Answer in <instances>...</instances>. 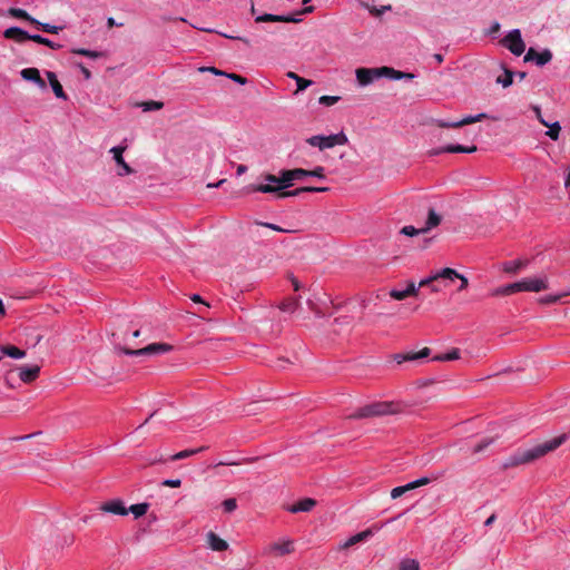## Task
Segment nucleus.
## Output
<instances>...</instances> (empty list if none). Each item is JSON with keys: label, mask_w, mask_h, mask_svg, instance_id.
<instances>
[{"label": "nucleus", "mask_w": 570, "mask_h": 570, "mask_svg": "<svg viewBox=\"0 0 570 570\" xmlns=\"http://www.w3.org/2000/svg\"><path fill=\"white\" fill-rule=\"evenodd\" d=\"M399 570H420V566L415 559H404L401 561Z\"/></svg>", "instance_id": "a19ab883"}, {"label": "nucleus", "mask_w": 570, "mask_h": 570, "mask_svg": "<svg viewBox=\"0 0 570 570\" xmlns=\"http://www.w3.org/2000/svg\"><path fill=\"white\" fill-rule=\"evenodd\" d=\"M567 293L558 294V295H546L541 297L540 302L543 304H553L559 302L562 297L567 296Z\"/></svg>", "instance_id": "8fccbe9b"}, {"label": "nucleus", "mask_w": 570, "mask_h": 570, "mask_svg": "<svg viewBox=\"0 0 570 570\" xmlns=\"http://www.w3.org/2000/svg\"><path fill=\"white\" fill-rule=\"evenodd\" d=\"M225 76L239 85H245L247 82L246 78L237 73H226Z\"/></svg>", "instance_id": "4d7b16f0"}, {"label": "nucleus", "mask_w": 570, "mask_h": 570, "mask_svg": "<svg viewBox=\"0 0 570 570\" xmlns=\"http://www.w3.org/2000/svg\"><path fill=\"white\" fill-rule=\"evenodd\" d=\"M316 505V501L311 498H305L297 503L288 507L291 513L309 512Z\"/></svg>", "instance_id": "b1692460"}, {"label": "nucleus", "mask_w": 570, "mask_h": 570, "mask_svg": "<svg viewBox=\"0 0 570 570\" xmlns=\"http://www.w3.org/2000/svg\"><path fill=\"white\" fill-rule=\"evenodd\" d=\"M441 223V216L433 209H429L428 219L425 222V226L422 227L424 233L429 232L430 229L436 227Z\"/></svg>", "instance_id": "cd10ccee"}, {"label": "nucleus", "mask_w": 570, "mask_h": 570, "mask_svg": "<svg viewBox=\"0 0 570 570\" xmlns=\"http://www.w3.org/2000/svg\"><path fill=\"white\" fill-rule=\"evenodd\" d=\"M225 181H226L225 179H220L219 181H217L215 184L209 183V184H207V188H217V187L222 186Z\"/></svg>", "instance_id": "69168bd1"}, {"label": "nucleus", "mask_w": 570, "mask_h": 570, "mask_svg": "<svg viewBox=\"0 0 570 570\" xmlns=\"http://www.w3.org/2000/svg\"><path fill=\"white\" fill-rule=\"evenodd\" d=\"M381 527H374V528H368L364 531H361L352 537H350L346 541H344L342 544H341V548L342 549H347L356 543H360V542H363L365 540H367L368 538H371L372 535H374V533L376 531L380 530Z\"/></svg>", "instance_id": "2eb2a0df"}, {"label": "nucleus", "mask_w": 570, "mask_h": 570, "mask_svg": "<svg viewBox=\"0 0 570 570\" xmlns=\"http://www.w3.org/2000/svg\"><path fill=\"white\" fill-rule=\"evenodd\" d=\"M47 78L49 80V83L56 95L57 98H61V99H66V95H65V91L62 89V86L60 85V82L58 81L57 79V76L55 72L52 71H47Z\"/></svg>", "instance_id": "a878e982"}, {"label": "nucleus", "mask_w": 570, "mask_h": 570, "mask_svg": "<svg viewBox=\"0 0 570 570\" xmlns=\"http://www.w3.org/2000/svg\"><path fill=\"white\" fill-rule=\"evenodd\" d=\"M497 82H498V83H501L504 88H507V87L511 86V85H512V82H513V72H512V71H510V70H505V71H504V77H503V78H502V77H499V78L497 79Z\"/></svg>", "instance_id": "c03bdc74"}, {"label": "nucleus", "mask_w": 570, "mask_h": 570, "mask_svg": "<svg viewBox=\"0 0 570 570\" xmlns=\"http://www.w3.org/2000/svg\"><path fill=\"white\" fill-rule=\"evenodd\" d=\"M439 279H442V276H440V272H436L435 274L429 276V277H425L423 279H421L417 284L421 287H424V286H428Z\"/></svg>", "instance_id": "09e8293b"}, {"label": "nucleus", "mask_w": 570, "mask_h": 570, "mask_svg": "<svg viewBox=\"0 0 570 570\" xmlns=\"http://www.w3.org/2000/svg\"><path fill=\"white\" fill-rule=\"evenodd\" d=\"M286 76L289 78V79H293L295 80L296 85H297V92L298 91H303L305 90L306 88H308L313 81L312 80H308V79H305V78H302L299 77L297 73L293 72V71H288L286 73Z\"/></svg>", "instance_id": "7c9ffc66"}, {"label": "nucleus", "mask_w": 570, "mask_h": 570, "mask_svg": "<svg viewBox=\"0 0 570 570\" xmlns=\"http://www.w3.org/2000/svg\"><path fill=\"white\" fill-rule=\"evenodd\" d=\"M73 52L77 55L94 58V59L99 58L101 56V53L98 51L82 49V48L76 49V50H73Z\"/></svg>", "instance_id": "864d4df0"}, {"label": "nucleus", "mask_w": 570, "mask_h": 570, "mask_svg": "<svg viewBox=\"0 0 570 570\" xmlns=\"http://www.w3.org/2000/svg\"><path fill=\"white\" fill-rule=\"evenodd\" d=\"M246 171H247V167H246L245 165H239V166L237 167L236 174H237L238 176H240V175L245 174Z\"/></svg>", "instance_id": "774afa93"}, {"label": "nucleus", "mask_w": 570, "mask_h": 570, "mask_svg": "<svg viewBox=\"0 0 570 570\" xmlns=\"http://www.w3.org/2000/svg\"><path fill=\"white\" fill-rule=\"evenodd\" d=\"M285 176V169L281 170L279 176H275L272 174H267L263 177L264 183L255 184L248 186L246 189L247 191H254V193H263V194H278L283 190L287 189L288 187H282L285 185L283 183Z\"/></svg>", "instance_id": "20e7f679"}, {"label": "nucleus", "mask_w": 570, "mask_h": 570, "mask_svg": "<svg viewBox=\"0 0 570 570\" xmlns=\"http://www.w3.org/2000/svg\"><path fill=\"white\" fill-rule=\"evenodd\" d=\"M440 276H442V279L450 282H453L454 279H460L461 284L458 288L459 292L466 289L469 285L468 278L464 275L458 273L455 269L450 267L442 268L440 271Z\"/></svg>", "instance_id": "dca6fc26"}, {"label": "nucleus", "mask_w": 570, "mask_h": 570, "mask_svg": "<svg viewBox=\"0 0 570 570\" xmlns=\"http://www.w3.org/2000/svg\"><path fill=\"white\" fill-rule=\"evenodd\" d=\"M401 234L405 235V236H410V237H413V236H416V235H420V234H424V230L423 228H415L414 226H404L401 232Z\"/></svg>", "instance_id": "a18cd8bd"}, {"label": "nucleus", "mask_w": 570, "mask_h": 570, "mask_svg": "<svg viewBox=\"0 0 570 570\" xmlns=\"http://www.w3.org/2000/svg\"><path fill=\"white\" fill-rule=\"evenodd\" d=\"M570 438L569 433H563L561 435H558L549 441H546L543 443L537 444L533 448L525 449V450H518L513 454H511L509 458L504 460L502 463L503 469H510L514 468L521 464H528L531 463L541 456L548 454L549 452L554 451L560 445H562L568 439Z\"/></svg>", "instance_id": "f257e3e1"}, {"label": "nucleus", "mask_w": 570, "mask_h": 570, "mask_svg": "<svg viewBox=\"0 0 570 570\" xmlns=\"http://www.w3.org/2000/svg\"><path fill=\"white\" fill-rule=\"evenodd\" d=\"M29 33L19 27H10L3 31V37L22 43L29 39Z\"/></svg>", "instance_id": "412c9836"}, {"label": "nucleus", "mask_w": 570, "mask_h": 570, "mask_svg": "<svg viewBox=\"0 0 570 570\" xmlns=\"http://www.w3.org/2000/svg\"><path fill=\"white\" fill-rule=\"evenodd\" d=\"M126 150L125 146H115L110 149V153L114 155V159L118 166L121 167V171H119V175H128L131 173V168L128 166V164L125 161L122 154Z\"/></svg>", "instance_id": "a211bd4d"}, {"label": "nucleus", "mask_w": 570, "mask_h": 570, "mask_svg": "<svg viewBox=\"0 0 570 570\" xmlns=\"http://www.w3.org/2000/svg\"><path fill=\"white\" fill-rule=\"evenodd\" d=\"M40 373V367L38 365L31 366H21L19 368V379L24 383L33 382Z\"/></svg>", "instance_id": "5701e85b"}, {"label": "nucleus", "mask_w": 570, "mask_h": 570, "mask_svg": "<svg viewBox=\"0 0 570 570\" xmlns=\"http://www.w3.org/2000/svg\"><path fill=\"white\" fill-rule=\"evenodd\" d=\"M340 99L341 97L338 96H322L320 97L318 102L323 106L331 107L335 105Z\"/></svg>", "instance_id": "49530a36"}, {"label": "nucleus", "mask_w": 570, "mask_h": 570, "mask_svg": "<svg viewBox=\"0 0 570 570\" xmlns=\"http://www.w3.org/2000/svg\"><path fill=\"white\" fill-rule=\"evenodd\" d=\"M435 479H436V476H433V478L423 476V478H420L412 482H409L404 485L396 487V488L392 489L391 498L397 499L411 490H414L419 487L429 484L432 480H435Z\"/></svg>", "instance_id": "9b49d317"}, {"label": "nucleus", "mask_w": 570, "mask_h": 570, "mask_svg": "<svg viewBox=\"0 0 570 570\" xmlns=\"http://www.w3.org/2000/svg\"><path fill=\"white\" fill-rule=\"evenodd\" d=\"M400 411V406L393 402H375L372 404L364 405L353 412L351 419H365L373 416H383L387 414H394Z\"/></svg>", "instance_id": "7ed1b4c3"}, {"label": "nucleus", "mask_w": 570, "mask_h": 570, "mask_svg": "<svg viewBox=\"0 0 570 570\" xmlns=\"http://www.w3.org/2000/svg\"><path fill=\"white\" fill-rule=\"evenodd\" d=\"M549 130L546 132L548 137H550L552 140H557L559 138V134L561 130V126L558 121H554L553 124H549Z\"/></svg>", "instance_id": "79ce46f5"}, {"label": "nucleus", "mask_w": 570, "mask_h": 570, "mask_svg": "<svg viewBox=\"0 0 570 570\" xmlns=\"http://www.w3.org/2000/svg\"><path fill=\"white\" fill-rule=\"evenodd\" d=\"M419 289H420V286L419 284H416L415 282L413 281H410L405 287V291L407 293L409 296H415L417 295L419 293Z\"/></svg>", "instance_id": "5fc2aeb1"}, {"label": "nucleus", "mask_w": 570, "mask_h": 570, "mask_svg": "<svg viewBox=\"0 0 570 570\" xmlns=\"http://www.w3.org/2000/svg\"><path fill=\"white\" fill-rule=\"evenodd\" d=\"M180 484H181L180 479H166L163 481V485L169 487V488H179Z\"/></svg>", "instance_id": "6e6d98bb"}, {"label": "nucleus", "mask_w": 570, "mask_h": 570, "mask_svg": "<svg viewBox=\"0 0 570 570\" xmlns=\"http://www.w3.org/2000/svg\"><path fill=\"white\" fill-rule=\"evenodd\" d=\"M222 505H223V509H224L225 512L230 513V512L236 510L237 502H236L235 499L230 498V499L224 500Z\"/></svg>", "instance_id": "3c124183"}, {"label": "nucleus", "mask_w": 570, "mask_h": 570, "mask_svg": "<svg viewBox=\"0 0 570 570\" xmlns=\"http://www.w3.org/2000/svg\"><path fill=\"white\" fill-rule=\"evenodd\" d=\"M528 264H529V261H527V259L510 261V262L503 263L502 269L509 274H517L519 271L527 267Z\"/></svg>", "instance_id": "393cba45"}, {"label": "nucleus", "mask_w": 570, "mask_h": 570, "mask_svg": "<svg viewBox=\"0 0 570 570\" xmlns=\"http://www.w3.org/2000/svg\"><path fill=\"white\" fill-rule=\"evenodd\" d=\"M353 325V318L351 316L344 315L334 320V326H343L340 331L334 328L335 332H342L344 330L350 331Z\"/></svg>", "instance_id": "c9c22d12"}, {"label": "nucleus", "mask_w": 570, "mask_h": 570, "mask_svg": "<svg viewBox=\"0 0 570 570\" xmlns=\"http://www.w3.org/2000/svg\"><path fill=\"white\" fill-rule=\"evenodd\" d=\"M206 539L208 548L213 551H225L228 549V543L213 531L206 534Z\"/></svg>", "instance_id": "4be33fe9"}, {"label": "nucleus", "mask_w": 570, "mask_h": 570, "mask_svg": "<svg viewBox=\"0 0 570 570\" xmlns=\"http://www.w3.org/2000/svg\"><path fill=\"white\" fill-rule=\"evenodd\" d=\"M485 118H487V114L481 112V114H478L474 116H466L458 121H445V120L439 119V120H436V125L441 128H460L462 126L470 125V124L480 121Z\"/></svg>", "instance_id": "f8f14e48"}, {"label": "nucleus", "mask_w": 570, "mask_h": 570, "mask_svg": "<svg viewBox=\"0 0 570 570\" xmlns=\"http://www.w3.org/2000/svg\"><path fill=\"white\" fill-rule=\"evenodd\" d=\"M429 355H430V348L424 347L417 353H411L407 355H397L396 361H397V363H401L403 361H414V360L426 357Z\"/></svg>", "instance_id": "c756f323"}, {"label": "nucleus", "mask_w": 570, "mask_h": 570, "mask_svg": "<svg viewBox=\"0 0 570 570\" xmlns=\"http://www.w3.org/2000/svg\"><path fill=\"white\" fill-rule=\"evenodd\" d=\"M500 28H501L500 23H499L498 21H494V22L490 26V28H489V30H488V35H490V36L495 35L497 32H499V31H500Z\"/></svg>", "instance_id": "13d9d810"}, {"label": "nucleus", "mask_w": 570, "mask_h": 570, "mask_svg": "<svg viewBox=\"0 0 570 570\" xmlns=\"http://www.w3.org/2000/svg\"><path fill=\"white\" fill-rule=\"evenodd\" d=\"M493 439L492 438H485L483 439L482 441H480L472 450V452L474 454L476 453H480L482 451H484L488 446H490L492 443H493Z\"/></svg>", "instance_id": "37998d69"}, {"label": "nucleus", "mask_w": 570, "mask_h": 570, "mask_svg": "<svg viewBox=\"0 0 570 570\" xmlns=\"http://www.w3.org/2000/svg\"><path fill=\"white\" fill-rule=\"evenodd\" d=\"M100 511L105 513H111L116 515H127L129 513V510L125 507V503L120 499H114L110 501H107L100 505Z\"/></svg>", "instance_id": "4468645a"}, {"label": "nucleus", "mask_w": 570, "mask_h": 570, "mask_svg": "<svg viewBox=\"0 0 570 570\" xmlns=\"http://www.w3.org/2000/svg\"><path fill=\"white\" fill-rule=\"evenodd\" d=\"M548 287L549 282L547 275H541L535 277H527L519 282L498 287L493 292V295H511L518 292L538 293L548 289Z\"/></svg>", "instance_id": "f03ea898"}, {"label": "nucleus", "mask_w": 570, "mask_h": 570, "mask_svg": "<svg viewBox=\"0 0 570 570\" xmlns=\"http://www.w3.org/2000/svg\"><path fill=\"white\" fill-rule=\"evenodd\" d=\"M148 508H149L148 503H137V504L130 505L127 509L129 510L130 513L134 514V517L136 519H138L147 513Z\"/></svg>", "instance_id": "e433bc0d"}, {"label": "nucleus", "mask_w": 570, "mask_h": 570, "mask_svg": "<svg viewBox=\"0 0 570 570\" xmlns=\"http://www.w3.org/2000/svg\"><path fill=\"white\" fill-rule=\"evenodd\" d=\"M33 24L41 28L45 32H48V33H58L59 31H61L63 29L62 26H55V24H50L47 22H40L38 20Z\"/></svg>", "instance_id": "ea45409f"}, {"label": "nucleus", "mask_w": 570, "mask_h": 570, "mask_svg": "<svg viewBox=\"0 0 570 570\" xmlns=\"http://www.w3.org/2000/svg\"><path fill=\"white\" fill-rule=\"evenodd\" d=\"M298 305L299 302L297 298L289 297L281 303L279 309L286 313H293L297 309Z\"/></svg>", "instance_id": "f704fd0d"}, {"label": "nucleus", "mask_w": 570, "mask_h": 570, "mask_svg": "<svg viewBox=\"0 0 570 570\" xmlns=\"http://www.w3.org/2000/svg\"><path fill=\"white\" fill-rule=\"evenodd\" d=\"M348 141L346 135L341 131L330 136L315 135L306 139V142L312 147H317L320 150L333 148L335 146L346 145Z\"/></svg>", "instance_id": "423d86ee"}, {"label": "nucleus", "mask_w": 570, "mask_h": 570, "mask_svg": "<svg viewBox=\"0 0 570 570\" xmlns=\"http://www.w3.org/2000/svg\"><path fill=\"white\" fill-rule=\"evenodd\" d=\"M501 43L514 56H521L525 50V43L519 29L509 31L501 40Z\"/></svg>", "instance_id": "1a4fd4ad"}, {"label": "nucleus", "mask_w": 570, "mask_h": 570, "mask_svg": "<svg viewBox=\"0 0 570 570\" xmlns=\"http://www.w3.org/2000/svg\"><path fill=\"white\" fill-rule=\"evenodd\" d=\"M199 71H210V72H213L215 75H218V76H225L226 75V72L220 71V70H218V69H216L214 67H209V68H204L203 67V68H199Z\"/></svg>", "instance_id": "bf43d9fd"}, {"label": "nucleus", "mask_w": 570, "mask_h": 570, "mask_svg": "<svg viewBox=\"0 0 570 570\" xmlns=\"http://www.w3.org/2000/svg\"><path fill=\"white\" fill-rule=\"evenodd\" d=\"M141 106H142L144 111H151V110L161 109L164 104L160 101L150 100V101L144 102Z\"/></svg>", "instance_id": "de8ad7c7"}, {"label": "nucleus", "mask_w": 570, "mask_h": 570, "mask_svg": "<svg viewBox=\"0 0 570 570\" xmlns=\"http://www.w3.org/2000/svg\"><path fill=\"white\" fill-rule=\"evenodd\" d=\"M535 112H537V117L539 119V121L543 125V126H549V122H547L543 117L541 116V112H540V109L538 107L534 108Z\"/></svg>", "instance_id": "680f3d73"}, {"label": "nucleus", "mask_w": 570, "mask_h": 570, "mask_svg": "<svg viewBox=\"0 0 570 570\" xmlns=\"http://www.w3.org/2000/svg\"><path fill=\"white\" fill-rule=\"evenodd\" d=\"M206 450V446H200V448H197V449H191V450H184V451H180L174 455L170 456V460L171 461H178V460H183V459H187L194 454H197V453H200L203 451Z\"/></svg>", "instance_id": "72a5a7b5"}, {"label": "nucleus", "mask_w": 570, "mask_h": 570, "mask_svg": "<svg viewBox=\"0 0 570 570\" xmlns=\"http://www.w3.org/2000/svg\"><path fill=\"white\" fill-rule=\"evenodd\" d=\"M262 225L266 226V227H268V228H271L273 230H276V232H283V229L279 226L271 224V223H265V224H262Z\"/></svg>", "instance_id": "0e129e2a"}, {"label": "nucleus", "mask_w": 570, "mask_h": 570, "mask_svg": "<svg viewBox=\"0 0 570 570\" xmlns=\"http://www.w3.org/2000/svg\"><path fill=\"white\" fill-rule=\"evenodd\" d=\"M386 72H390L387 67L358 68L355 71L357 82L362 87L368 86L373 81H375L382 77H386Z\"/></svg>", "instance_id": "6e6552de"}, {"label": "nucleus", "mask_w": 570, "mask_h": 570, "mask_svg": "<svg viewBox=\"0 0 570 570\" xmlns=\"http://www.w3.org/2000/svg\"><path fill=\"white\" fill-rule=\"evenodd\" d=\"M328 189H330L328 187H313V186L299 187V188H296V189L289 190V191L283 190L282 193L277 194V198L294 197V196H298L303 193H325Z\"/></svg>", "instance_id": "6ab92c4d"}, {"label": "nucleus", "mask_w": 570, "mask_h": 570, "mask_svg": "<svg viewBox=\"0 0 570 570\" xmlns=\"http://www.w3.org/2000/svg\"><path fill=\"white\" fill-rule=\"evenodd\" d=\"M476 150V146H470V147H465V146H462V145H448V146H444L442 147L440 150H438L435 154H441V153H465V154H472Z\"/></svg>", "instance_id": "bb28decb"}, {"label": "nucleus", "mask_w": 570, "mask_h": 570, "mask_svg": "<svg viewBox=\"0 0 570 570\" xmlns=\"http://www.w3.org/2000/svg\"><path fill=\"white\" fill-rule=\"evenodd\" d=\"M391 9V6H386V7H382L380 10L376 9V8H372L370 9V12L375 14V16H380L382 14L385 10H390Z\"/></svg>", "instance_id": "052dcab7"}, {"label": "nucleus", "mask_w": 570, "mask_h": 570, "mask_svg": "<svg viewBox=\"0 0 570 570\" xmlns=\"http://www.w3.org/2000/svg\"><path fill=\"white\" fill-rule=\"evenodd\" d=\"M390 296L393 298V299H396V301H403L405 299L406 297H409L405 288L404 289H396V288H393L390 291Z\"/></svg>", "instance_id": "603ef678"}, {"label": "nucleus", "mask_w": 570, "mask_h": 570, "mask_svg": "<svg viewBox=\"0 0 570 570\" xmlns=\"http://www.w3.org/2000/svg\"><path fill=\"white\" fill-rule=\"evenodd\" d=\"M29 39L37 42V43H40V45H45L53 50H57V49H60L62 46L60 43H56L53 41H51L50 39L48 38H45L42 37L41 35H30L29 36Z\"/></svg>", "instance_id": "473e14b6"}, {"label": "nucleus", "mask_w": 570, "mask_h": 570, "mask_svg": "<svg viewBox=\"0 0 570 570\" xmlns=\"http://www.w3.org/2000/svg\"><path fill=\"white\" fill-rule=\"evenodd\" d=\"M305 177H315L318 179H325V169L322 166L315 167L313 170H306L302 168H295V169H285V176L282 187H291L293 186L294 180H301Z\"/></svg>", "instance_id": "0eeeda50"}, {"label": "nucleus", "mask_w": 570, "mask_h": 570, "mask_svg": "<svg viewBox=\"0 0 570 570\" xmlns=\"http://www.w3.org/2000/svg\"><path fill=\"white\" fill-rule=\"evenodd\" d=\"M256 22H299L301 19L293 16L264 13L255 18Z\"/></svg>", "instance_id": "f3484780"}, {"label": "nucleus", "mask_w": 570, "mask_h": 570, "mask_svg": "<svg viewBox=\"0 0 570 570\" xmlns=\"http://www.w3.org/2000/svg\"><path fill=\"white\" fill-rule=\"evenodd\" d=\"M8 13L13 17V18H19V19H23V20H27L29 21L30 23H35L37 22V19H35L33 17H31L26 10L23 9H20V8H10L8 10Z\"/></svg>", "instance_id": "2f4dec72"}, {"label": "nucleus", "mask_w": 570, "mask_h": 570, "mask_svg": "<svg viewBox=\"0 0 570 570\" xmlns=\"http://www.w3.org/2000/svg\"><path fill=\"white\" fill-rule=\"evenodd\" d=\"M390 72H386V78L393 79V80H401V79H412L414 78V75L402 72L399 70H395L391 67H387Z\"/></svg>", "instance_id": "58836bf2"}, {"label": "nucleus", "mask_w": 570, "mask_h": 570, "mask_svg": "<svg viewBox=\"0 0 570 570\" xmlns=\"http://www.w3.org/2000/svg\"><path fill=\"white\" fill-rule=\"evenodd\" d=\"M294 551V542L289 539H285L279 542H273L264 548V554L266 556H285Z\"/></svg>", "instance_id": "9d476101"}, {"label": "nucleus", "mask_w": 570, "mask_h": 570, "mask_svg": "<svg viewBox=\"0 0 570 570\" xmlns=\"http://www.w3.org/2000/svg\"><path fill=\"white\" fill-rule=\"evenodd\" d=\"M552 59V52L549 49H544L541 52L537 51L533 48H530L525 56L524 61H534L537 66L542 67L547 63H549Z\"/></svg>", "instance_id": "ddd939ff"}, {"label": "nucleus", "mask_w": 570, "mask_h": 570, "mask_svg": "<svg viewBox=\"0 0 570 570\" xmlns=\"http://www.w3.org/2000/svg\"><path fill=\"white\" fill-rule=\"evenodd\" d=\"M0 352L3 354V355H7L11 358H16V360H20V358H23L26 356V352L16 347V346H12V345H8V346H0Z\"/></svg>", "instance_id": "c85d7f7f"}, {"label": "nucleus", "mask_w": 570, "mask_h": 570, "mask_svg": "<svg viewBox=\"0 0 570 570\" xmlns=\"http://www.w3.org/2000/svg\"><path fill=\"white\" fill-rule=\"evenodd\" d=\"M20 75L24 80L35 82L39 88H46V82L40 77V72L37 68H24L20 71Z\"/></svg>", "instance_id": "aec40b11"}, {"label": "nucleus", "mask_w": 570, "mask_h": 570, "mask_svg": "<svg viewBox=\"0 0 570 570\" xmlns=\"http://www.w3.org/2000/svg\"><path fill=\"white\" fill-rule=\"evenodd\" d=\"M115 348L117 352L129 356H154L169 353L174 347L167 343H151L142 348L137 350H131L120 345H116Z\"/></svg>", "instance_id": "39448f33"}, {"label": "nucleus", "mask_w": 570, "mask_h": 570, "mask_svg": "<svg viewBox=\"0 0 570 570\" xmlns=\"http://www.w3.org/2000/svg\"><path fill=\"white\" fill-rule=\"evenodd\" d=\"M495 519H497L495 513H492V514H491V515L485 520L484 525H485V527H490V525H492V524H493V522L495 521Z\"/></svg>", "instance_id": "e2e57ef3"}, {"label": "nucleus", "mask_w": 570, "mask_h": 570, "mask_svg": "<svg viewBox=\"0 0 570 570\" xmlns=\"http://www.w3.org/2000/svg\"><path fill=\"white\" fill-rule=\"evenodd\" d=\"M458 358H460V350L459 348H452L450 352L441 354V355H438L433 360L434 361H440V362H448V361H454V360H458Z\"/></svg>", "instance_id": "4c0bfd02"}, {"label": "nucleus", "mask_w": 570, "mask_h": 570, "mask_svg": "<svg viewBox=\"0 0 570 570\" xmlns=\"http://www.w3.org/2000/svg\"><path fill=\"white\" fill-rule=\"evenodd\" d=\"M81 72L86 79H89L91 77L90 71L82 65H80Z\"/></svg>", "instance_id": "338daca9"}]
</instances>
